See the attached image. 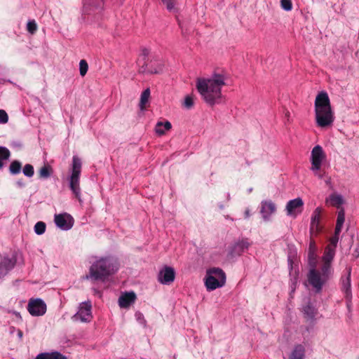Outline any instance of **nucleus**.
I'll use <instances>...</instances> for the list:
<instances>
[{"label": "nucleus", "instance_id": "7ed1b4c3", "mask_svg": "<svg viewBox=\"0 0 359 359\" xmlns=\"http://www.w3.org/2000/svg\"><path fill=\"white\" fill-rule=\"evenodd\" d=\"M114 264L115 262L111 258L105 257L100 259L91 265L89 275L87 276V278L94 281H104L117 270Z\"/></svg>", "mask_w": 359, "mask_h": 359}, {"label": "nucleus", "instance_id": "5701e85b", "mask_svg": "<svg viewBox=\"0 0 359 359\" xmlns=\"http://www.w3.org/2000/svg\"><path fill=\"white\" fill-rule=\"evenodd\" d=\"M316 246L313 241H311L309 248V265L316 264Z\"/></svg>", "mask_w": 359, "mask_h": 359}, {"label": "nucleus", "instance_id": "7c9ffc66", "mask_svg": "<svg viewBox=\"0 0 359 359\" xmlns=\"http://www.w3.org/2000/svg\"><path fill=\"white\" fill-rule=\"evenodd\" d=\"M24 175L28 177H32L34 174V167L31 164H26L22 170Z\"/></svg>", "mask_w": 359, "mask_h": 359}, {"label": "nucleus", "instance_id": "2eb2a0df", "mask_svg": "<svg viewBox=\"0 0 359 359\" xmlns=\"http://www.w3.org/2000/svg\"><path fill=\"white\" fill-rule=\"evenodd\" d=\"M335 250L334 247L328 245L325 250L324 255L322 257L323 265L321 270L324 271L331 272V263L334 257Z\"/></svg>", "mask_w": 359, "mask_h": 359}, {"label": "nucleus", "instance_id": "c03bdc74", "mask_svg": "<svg viewBox=\"0 0 359 359\" xmlns=\"http://www.w3.org/2000/svg\"><path fill=\"white\" fill-rule=\"evenodd\" d=\"M18 335L20 337H22V332L21 330H18Z\"/></svg>", "mask_w": 359, "mask_h": 359}, {"label": "nucleus", "instance_id": "9b49d317", "mask_svg": "<svg viewBox=\"0 0 359 359\" xmlns=\"http://www.w3.org/2000/svg\"><path fill=\"white\" fill-rule=\"evenodd\" d=\"M322 212V208L318 207L312 213L310 225V232L311 235H317L322 229V226L320 225Z\"/></svg>", "mask_w": 359, "mask_h": 359}, {"label": "nucleus", "instance_id": "2f4dec72", "mask_svg": "<svg viewBox=\"0 0 359 359\" xmlns=\"http://www.w3.org/2000/svg\"><path fill=\"white\" fill-rule=\"evenodd\" d=\"M88 69V65L85 60H81L79 62V72L81 76H84Z\"/></svg>", "mask_w": 359, "mask_h": 359}, {"label": "nucleus", "instance_id": "393cba45", "mask_svg": "<svg viewBox=\"0 0 359 359\" xmlns=\"http://www.w3.org/2000/svg\"><path fill=\"white\" fill-rule=\"evenodd\" d=\"M168 11L177 13L179 10L177 0H162Z\"/></svg>", "mask_w": 359, "mask_h": 359}, {"label": "nucleus", "instance_id": "f257e3e1", "mask_svg": "<svg viewBox=\"0 0 359 359\" xmlns=\"http://www.w3.org/2000/svg\"><path fill=\"white\" fill-rule=\"evenodd\" d=\"M226 79L224 74L219 73L196 79V88L205 103L212 106L220 102L222 88L226 85Z\"/></svg>", "mask_w": 359, "mask_h": 359}, {"label": "nucleus", "instance_id": "ea45409f", "mask_svg": "<svg viewBox=\"0 0 359 359\" xmlns=\"http://www.w3.org/2000/svg\"><path fill=\"white\" fill-rule=\"evenodd\" d=\"M348 276H350V273L348 274ZM350 286H351V283H350V277H348L347 278V287H346V291H348L350 290Z\"/></svg>", "mask_w": 359, "mask_h": 359}, {"label": "nucleus", "instance_id": "6ab92c4d", "mask_svg": "<svg viewBox=\"0 0 359 359\" xmlns=\"http://www.w3.org/2000/svg\"><path fill=\"white\" fill-rule=\"evenodd\" d=\"M150 90L147 88L140 96L139 107L141 111L145 110L149 106Z\"/></svg>", "mask_w": 359, "mask_h": 359}, {"label": "nucleus", "instance_id": "39448f33", "mask_svg": "<svg viewBox=\"0 0 359 359\" xmlns=\"http://www.w3.org/2000/svg\"><path fill=\"white\" fill-rule=\"evenodd\" d=\"M307 275V280L309 283L315 289L316 292L321 291L323 285L328 280L329 276L331 273L330 271H324L320 269V271L316 269V264H311Z\"/></svg>", "mask_w": 359, "mask_h": 359}, {"label": "nucleus", "instance_id": "6e6552de", "mask_svg": "<svg viewBox=\"0 0 359 359\" xmlns=\"http://www.w3.org/2000/svg\"><path fill=\"white\" fill-rule=\"evenodd\" d=\"M91 308L92 306L90 302H82L80 304L77 313L72 317V320L74 322H90L93 318Z\"/></svg>", "mask_w": 359, "mask_h": 359}, {"label": "nucleus", "instance_id": "e433bc0d", "mask_svg": "<svg viewBox=\"0 0 359 359\" xmlns=\"http://www.w3.org/2000/svg\"><path fill=\"white\" fill-rule=\"evenodd\" d=\"M8 121V116L7 113L3 109H0V123H6Z\"/></svg>", "mask_w": 359, "mask_h": 359}, {"label": "nucleus", "instance_id": "473e14b6", "mask_svg": "<svg viewBox=\"0 0 359 359\" xmlns=\"http://www.w3.org/2000/svg\"><path fill=\"white\" fill-rule=\"evenodd\" d=\"M38 26L36 23L35 20H31L27 22V30L28 32H29L31 34H34L37 31Z\"/></svg>", "mask_w": 359, "mask_h": 359}, {"label": "nucleus", "instance_id": "9d476101", "mask_svg": "<svg viewBox=\"0 0 359 359\" xmlns=\"http://www.w3.org/2000/svg\"><path fill=\"white\" fill-rule=\"evenodd\" d=\"M176 273L174 268L164 266L158 271V282L163 285H170L175 279Z\"/></svg>", "mask_w": 359, "mask_h": 359}, {"label": "nucleus", "instance_id": "423d86ee", "mask_svg": "<svg viewBox=\"0 0 359 359\" xmlns=\"http://www.w3.org/2000/svg\"><path fill=\"white\" fill-rule=\"evenodd\" d=\"M226 276L219 268H211L207 271L205 284L207 290H214L224 285Z\"/></svg>", "mask_w": 359, "mask_h": 359}, {"label": "nucleus", "instance_id": "412c9836", "mask_svg": "<svg viewBox=\"0 0 359 359\" xmlns=\"http://www.w3.org/2000/svg\"><path fill=\"white\" fill-rule=\"evenodd\" d=\"M53 172V168L48 163H45L39 170V177L41 179H47L51 176Z\"/></svg>", "mask_w": 359, "mask_h": 359}, {"label": "nucleus", "instance_id": "aec40b11", "mask_svg": "<svg viewBox=\"0 0 359 359\" xmlns=\"http://www.w3.org/2000/svg\"><path fill=\"white\" fill-rule=\"evenodd\" d=\"M305 349L302 345H297L292 351L289 359H304Z\"/></svg>", "mask_w": 359, "mask_h": 359}, {"label": "nucleus", "instance_id": "a211bd4d", "mask_svg": "<svg viewBox=\"0 0 359 359\" xmlns=\"http://www.w3.org/2000/svg\"><path fill=\"white\" fill-rule=\"evenodd\" d=\"M344 198L341 195L334 193L326 198L325 203L330 205L339 208L344 203Z\"/></svg>", "mask_w": 359, "mask_h": 359}, {"label": "nucleus", "instance_id": "f3484780", "mask_svg": "<svg viewBox=\"0 0 359 359\" xmlns=\"http://www.w3.org/2000/svg\"><path fill=\"white\" fill-rule=\"evenodd\" d=\"M15 264V260L11 258H4L0 263V276H4Z\"/></svg>", "mask_w": 359, "mask_h": 359}, {"label": "nucleus", "instance_id": "4be33fe9", "mask_svg": "<svg viewBox=\"0 0 359 359\" xmlns=\"http://www.w3.org/2000/svg\"><path fill=\"white\" fill-rule=\"evenodd\" d=\"M345 221V214L344 210H340L338 212L337 219L335 228V233L339 234L341 231L342 226Z\"/></svg>", "mask_w": 359, "mask_h": 359}, {"label": "nucleus", "instance_id": "f03ea898", "mask_svg": "<svg viewBox=\"0 0 359 359\" xmlns=\"http://www.w3.org/2000/svg\"><path fill=\"white\" fill-rule=\"evenodd\" d=\"M314 112L316 123L318 128L327 129L332 127L335 119L334 112L326 91H321L316 95Z\"/></svg>", "mask_w": 359, "mask_h": 359}, {"label": "nucleus", "instance_id": "c9c22d12", "mask_svg": "<svg viewBox=\"0 0 359 359\" xmlns=\"http://www.w3.org/2000/svg\"><path fill=\"white\" fill-rule=\"evenodd\" d=\"M304 313L309 317V318H313L316 313L315 309L310 305L306 306L304 309Z\"/></svg>", "mask_w": 359, "mask_h": 359}, {"label": "nucleus", "instance_id": "1a4fd4ad", "mask_svg": "<svg viewBox=\"0 0 359 359\" xmlns=\"http://www.w3.org/2000/svg\"><path fill=\"white\" fill-rule=\"evenodd\" d=\"M46 304L41 299H30L27 305V310L32 316H41L46 312Z\"/></svg>", "mask_w": 359, "mask_h": 359}, {"label": "nucleus", "instance_id": "a19ab883", "mask_svg": "<svg viewBox=\"0 0 359 359\" xmlns=\"http://www.w3.org/2000/svg\"><path fill=\"white\" fill-rule=\"evenodd\" d=\"M245 216L246 218L250 217V210H246L245 211Z\"/></svg>", "mask_w": 359, "mask_h": 359}, {"label": "nucleus", "instance_id": "58836bf2", "mask_svg": "<svg viewBox=\"0 0 359 359\" xmlns=\"http://www.w3.org/2000/svg\"><path fill=\"white\" fill-rule=\"evenodd\" d=\"M35 359H48V353H41L37 355Z\"/></svg>", "mask_w": 359, "mask_h": 359}, {"label": "nucleus", "instance_id": "72a5a7b5", "mask_svg": "<svg viewBox=\"0 0 359 359\" xmlns=\"http://www.w3.org/2000/svg\"><path fill=\"white\" fill-rule=\"evenodd\" d=\"M11 156V152L6 147L0 146V158L7 160Z\"/></svg>", "mask_w": 359, "mask_h": 359}, {"label": "nucleus", "instance_id": "79ce46f5", "mask_svg": "<svg viewBox=\"0 0 359 359\" xmlns=\"http://www.w3.org/2000/svg\"><path fill=\"white\" fill-rule=\"evenodd\" d=\"M13 313H14L17 317H20V318H21L20 314V313H19V312L14 311V312H13Z\"/></svg>", "mask_w": 359, "mask_h": 359}, {"label": "nucleus", "instance_id": "ddd939ff", "mask_svg": "<svg viewBox=\"0 0 359 359\" xmlns=\"http://www.w3.org/2000/svg\"><path fill=\"white\" fill-rule=\"evenodd\" d=\"M74 219L68 213H63L55 215L56 225L63 230H69L74 225Z\"/></svg>", "mask_w": 359, "mask_h": 359}, {"label": "nucleus", "instance_id": "c756f323", "mask_svg": "<svg viewBox=\"0 0 359 359\" xmlns=\"http://www.w3.org/2000/svg\"><path fill=\"white\" fill-rule=\"evenodd\" d=\"M280 7L285 11H290L292 10V2L291 0H280Z\"/></svg>", "mask_w": 359, "mask_h": 359}, {"label": "nucleus", "instance_id": "f8f14e48", "mask_svg": "<svg viewBox=\"0 0 359 359\" xmlns=\"http://www.w3.org/2000/svg\"><path fill=\"white\" fill-rule=\"evenodd\" d=\"M304 202L301 198L290 200L286 205L287 214L289 216L296 217L302 212Z\"/></svg>", "mask_w": 359, "mask_h": 359}, {"label": "nucleus", "instance_id": "a878e982", "mask_svg": "<svg viewBox=\"0 0 359 359\" xmlns=\"http://www.w3.org/2000/svg\"><path fill=\"white\" fill-rule=\"evenodd\" d=\"M196 99V97L194 95L190 94L186 95L184 97L182 106L187 109H191L195 104Z\"/></svg>", "mask_w": 359, "mask_h": 359}, {"label": "nucleus", "instance_id": "b1692460", "mask_svg": "<svg viewBox=\"0 0 359 359\" xmlns=\"http://www.w3.org/2000/svg\"><path fill=\"white\" fill-rule=\"evenodd\" d=\"M171 128L172 124L170 121H158V135H165Z\"/></svg>", "mask_w": 359, "mask_h": 359}, {"label": "nucleus", "instance_id": "cd10ccee", "mask_svg": "<svg viewBox=\"0 0 359 359\" xmlns=\"http://www.w3.org/2000/svg\"><path fill=\"white\" fill-rule=\"evenodd\" d=\"M249 243L246 241H242L234 245V250L238 254H241L245 249H247Z\"/></svg>", "mask_w": 359, "mask_h": 359}, {"label": "nucleus", "instance_id": "a18cd8bd", "mask_svg": "<svg viewBox=\"0 0 359 359\" xmlns=\"http://www.w3.org/2000/svg\"><path fill=\"white\" fill-rule=\"evenodd\" d=\"M154 130H155L156 132H157V123L155 125Z\"/></svg>", "mask_w": 359, "mask_h": 359}, {"label": "nucleus", "instance_id": "4c0bfd02", "mask_svg": "<svg viewBox=\"0 0 359 359\" xmlns=\"http://www.w3.org/2000/svg\"><path fill=\"white\" fill-rule=\"evenodd\" d=\"M339 234H336L335 233V236L331 239L330 241V246L331 247H334V250H335V247L337 245V243L338 242V240H339Z\"/></svg>", "mask_w": 359, "mask_h": 359}, {"label": "nucleus", "instance_id": "c85d7f7f", "mask_svg": "<svg viewBox=\"0 0 359 359\" xmlns=\"http://www.w3.org/2000/svg\"><path fill=\"white\" fill-rule=\"evenodd\" d=\"M46 224L43 222H38L34 226V231L38 235H41L46 231Z\"/></svg>", "mask_w": 359, "mask_h": 359}, {"label": "nucleus", "instance_id": "0eeeda50", "mask_svg": "<svg viewBox=\"0 0 359 359\" xmlns=\"http://www.w3.org/2000/svg\"><path fill=\"white\" fill-rule=\"evenodd\" d=\"M310 161L311 163V170L316 173L320 170L323 164L326 161V154L321 146L316 145L312 149Z\"/></svg>", "mask_w": 359, "mask_h": 359}, {"label": "nucleus", "instance_id": "bb28decb", "mask_svg": "<svg viewBox=\"0 0 359 359\" xmlns=\"http://www.w3.org/2000/svg\"><path fill=\"white\" fill-rule=\"evenodd\" d=\"M22 168V163L17 160L11 162L9 166V172L12 175H18L20 172Z\"/></svg>", "mask_w": 359, "mask_h": 359}, {"label": "nucleus", "instance_id": "20e7f679", "mask_svg": "<svg viewBox=\"0 0 359 359\" xmlns=\"http://www.w3.org/2000/svg\"><path fill=\"white\" fill-rule=\"evenodd\" d=\"M81 172V161L74 156L72 158V174L69 177V188L74 196L81 201V187H80V175Z\"/></svg>", "mask_w": 359, "mask_h": 359}, {"label": "nucleus", "instance_id": "dca6fc26", "mask_svg": "<svg viewBox=\"0 0 359 359\" xmlns=\"http://www.w3.org/2000/svg\"><path fill=\"white\" fill-rule=\"evenodd\" d=\"M136 294L134 292H125L118 299V305L121 308L126 309L136 300Z\"/></svg>", "mask_w": 359, "mask_h": 359}, {"label": "nucleus", "instance_id": "f704fd0d", "mask_svg": "<svg viewBox=\"0 0 359 359\" xmlns=\"http://www.w3.org/2000/svg\"><path fill=\"white\" fill-rule=\"evenodd\" d=\"M48 359H67V357L57 351L48 353Z\"/></svg>", "mask_w": 359, "mask_h": 359}, {"label": "nucleus", "instance_id": "4468645a", "mask_svg": "<svg viewBox=\"0 0 359 359\" xmlns=\"http://www.w3.org/2000/svg\"><path fill=\"white\" fill-rule=\"evenodd\" d=\"M276 211V204L271 200L263 201L261 203L260 213L265 221H269L272 215Z\"/></svg>", "mask_w": 359, "mask_h": 359}, {"label": "nucleus", "instance_id": "37998d69", "mask_svg": "<svg viewBox=\"0 0 359 359\" xmlns=\"http://www.w3.org/2000/svg\"><path fill=\"white\" fill-rule=\"evenodd\" d=\"M2 160L3 159L0 158V169H1L3 168V166H4V163L2 162Z\"/></svg>", "mask_w": 359, "mask_h": 359}]
</instances>
